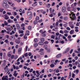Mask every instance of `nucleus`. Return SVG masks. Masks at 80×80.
Here are the masks:
<instances>
[{
    "label": "nucleus",
    "instance_id": "obj_1",
    "mask_svg": "<svg viewBox=\"0 0 80 80\" xmlns=\"http://www.w3.org/2000/svg\"><path fill=\"white\" fill-rule=\"evenodd\" d=\"M71 14H69V15L70 16V18L73 20H76V16H75V14H74L73 12H71ZM72 15V17H71Z\"/></svg>",
    "mask_w": 80,
    "mask_h": 80
},
{
    "label": "nucleus",
    "instance_id": "obj_2",
    "mask_svg": "<svg viewBox=\"0 0 80 80\" xmlns=\"http://www.w3.org/2000/svg\"><path fill=\"white\" fill-rule=\"evenodd\" d=\"M2 7L5 8H8V4H7L6 3H3L2 4Z\"/></svg>",
    "mask_w": 80,
    "mask_h": 80
},
{
    "label": "nucleus",
    "instance_id": "obj_3",
    "mask_svg": "<svg viewBox=\"0 0 80 80\" xmlns=\"http://www.w3.org/2000/svg\"><path fill=\"white\" fill-rule=\"evenodd\" d=\"M70 51V48H68L67 49H66V50L63 53V54H65V53H68V52H69V51Z\"/></svg>",
    "mask_w": 80,
    "mask_h": 80
},
{
    "label": "nucleus",
    "instance_id": "obj_4",
    "mask_svg": "<svg viewBox=\"0 0 80 80\" xmlns=\"http://www.w3.org/2000/svg\"><path fill=\"white\" fill-rule=\"evenodd\" d=\"M66 11V7H65V6H64L62 8V12L63 13H65Z\"/></svg>",
    "mask_w": 80,
    "mask_h": 80
},
{
    "label": "nucleus",
    "instance_id": "obj_5",
    "mask_svg": "<svg viewBox=\"0 0 80 80\" xmlns=\"http://www.w3.org/2000/svg\"><path fill=\"white\" fill-rule=\"evenodd\" d=\"M10 38H11V40L12 41H14V40H15V37H14V36L13 35H12L10 37Z\"/></svg>",
    "mask_w": 80,
    "mask_h": 80
},
{
    "label": "nucleus",
    "instance_id": "obj_6",
    "mask_svg": "<svg viewBox=\"0 0 80 80\" xmlns=\"http://www.w3.org/2000/svg\"><path fill=\"white\" fill-rule=\"evenodd\" d=\"M27 15L28 16H32V13L31 12H27Z\"/></svg>",
    "mask_w": 80,
    "mask_h": 80
},
{
    "label": "nucleus",
    "instance_id": "obj_7",
    "mask_svg": "<svg viewBox=\"0 0 80 80\" xmlns=\"http://www.w3.org/2000/svg\"><path fill=\"white\" fill-rule=\"evenodd\" d=\"M78 68H80V59H78Z\"/></svg>",
    "mask_w": 80,
    "mask_h": 80
},
{
    "label": "nucleus",
    "instance_id": "obj_8",
    "mask_svg": "<svg viewBox=\"0 0 80 80\" xmlns=\"http://www.w3.org/2000/svg\"><path fill=\"white\" fill-rule=\"evenodd\" d=\"M15 42L17 44H19L20 43V41L18 40L17 39L15 40Z\"/></svg>",
    "mask_w": 80,
    "mask_h": 80
},
{
    "label": "nucleus",
    "instance_id": "obj_9",
    "mask_svg": "<svg viewBox=\"0 0 80 80\" xmlns=\"http://www.w3.org/2000/svg\"><path fill=\"white\" fill-rule=\"evenodd\" d=\"M22 48H20L18 49V53L19 54H21V51H22Z\"/></svg>",
    "mask_w": 80,
    "mask_h": 80
},
{
    "label": "nucleus",
    "instance_id": "obj_10",
    "mask_svg": "<svg viewBox=\"0 0 80 80\" xmlns=\"http://www.w3.org/2000/svg\"><path fill=\"white\" fill-rule=\"evenodd\" d=\"M16 27H17V29H18V30H20V25L19 24H17Z\"/></svg>",
    "mask_w": 80,
    "mask_h": 80
},
{
    "label": "nucleus",
    "instance_id": "obj_11",
    "mask_svg": "<svg viewBox=\"0 0 80 80\" xmlns=\"http://www.w3.org/2000/svg\"><path fill=\"white\" fill-rule=\"evenodd\" d=\"M4 17H5V19L6 20H8L9 18V17H8V15L7 14L4 15Z\"/></svg>",
    "mask_w": 80,
    "mask_h": 80
},
{
    "label": "nucleus",
    "instance_id": "obj_12",
    "mask_svg": "<svg viewBox=\"0 0 80 80\" xmlns=\"http://www.w3.org/2000/svg\"><path fill=\"white\" fill-rule=\"evenodd\" d=\"M8 23H13V20H11L10 19L8 20Z\"/></svg>",
    "mask_w": 80,
    "mask_h": 80
},
{
    "label": "nucleus",
    "instance_id": "obj_13",
    "mask_svg": "<svg viewBox=\"0 0 80 80\" xmlns=\"http://www.w3.org/2000/svg\"><path fill=\"white\" fill-rule=\"evenodd\" d=\"M61 56L62 55H61V54H59L57 55L56 58H60Z\"/></svg>",
    "mask_w": 80,
    "mask_h": 80
},
{
    "label": "nucleus",
    "instance_id": "obj_14",
    "mask_svg": "<svg viewBox=\"0 0 80 80\" xmlns=\"http://www.w3.org/2000/svg\"><path fill=\"white\" fill-rule=\"evenodd\" d=\"M36 73H37V77H38L40 76V73H39V72L38 71H37Z\"/></svg>",
    "mask_w": 80,
    "mask_h": 80
},
{
    "label": "nucleus",
    "instance_id": "obj_15",
    "mask_svg": "<svg viewBox=\"0 0 80 80\" xmlns=\"http://www.w3.org/2000/svg\"><path fill=\"white\" fill-rule=\"evenodd\" d=\"M63 19L64 20H65V21H67L68 20V18L67 17H64Z\"/></svg>",
    "mask_w": 80,
    "mask_h": 80
},
{
    "label": "nucleus",
    "instance_id": "obj_16",
    "mask_svg": "<svg viewBox=\"0 0 80 80\" xmlns=\"http://www.w3.org/2000/svg\"><path fill=\"white\" fill-rule=\"evenodd\" d=\"M10 53H11V52H8V53L7 55H8L9 57H11V56L12 55H11Z\"/></svg>",
    "mask_w": 80,
    "mask_h": 80
},
{
    "label": "nucleus",
    "instance_id": "obj_17",
    "mask_svg": "<svg viewBox=\"0 0 80 80\" xmlns=\"http://www.w3.org/2000/svg\"><path fill=\"white\" fill-rule=\"evenodd\" d=\"M73 32H74V30H72L70 32V34L71 35L73 34Z\"/></svg>",
    "mask_w": 80,
    "mask_h": 80
},
{
    "label": "nucleus",
    "instance_id": "obj_18",
    "mask_svg": "<svg viewBox=\"0 0 80 80\" xmlns=\"http://www.w3.org/2000/svg\"><path fill=\"white\" fill-rule=\"evenodd\" d=\"M40 41L42 42H43L45 41V39L43 38H42L40 39Z\"/></svg>",
    "mask_w": 80,
    "mask_h": 80
},
{
    "label": "nucleus",
    "instance_id": "obj_19",
    "mask_svg": "<svg viewBox=\"0 0 80 80\" xmlns=\"http://www.w3.org/2000/svg\"><path fill=\"white\" fill-rule=\"evenodd\" d=\"M33 23L34 25H37L38 23V21L37 20H35L34 21Z\"/></svg>",
    "mask_w": 80,
    "mask_h": 80
},
{
    "label": "nucleus",
    "instance_id": "obj_20",
    "mask_svg": "<svg viewBox=\"0 0 80 80\" xmlns=\"http://www.w3.org/2000/svg\"><path fill=\"white\" fill-rule=\"evenodd\" d=\"M41 12L43 15H45L46 13V11H44L43 10H41Z\"/></svg>",
    "mask_w": 80,
    "mask_h": 80
},
{
    "label": "nucleus",
    "instance_id": "obj_21",
    "mask_svg": "<svg viewBox=\"0 0 80 80\" xmlns=\"http://www.w3.org/2000/svg\"><path fill=\"white\" fill-rule=\"evenodd\" d=\"M46 7H47V8H50V4L48 3V4H47Z\"/></svg>",
    "mask_w": 80,
    "mask_h": 80
},
{
    "label": "nucleus",
    "instance_id": "obj_22",
    "mask_svg": "<svg viewBox=\"0 0 80 80\" xmlns=\"http://www.w3.org/2000/svg\"><path fill=\"white\" fill-rule=\"evenodd\" d=\"M34 42H38V39H37V38H36L34 39Z\"/></svg>",
    "mask_w": 80,
    "mask_h": 80
},
{
    "label": "nucleus",
    "instance_id": "obj_23",
    "mask_svg": "<svg viewBox=\"0 0 80 80\" xmlns=\"http://www.w3.org/2000/svg\"><path fill=\"white\" fill-rule=\"evenodd\" d=\"M72 76V73L71 72H69V76L68 77V78L69 79H70V78H71V76Z\"/></svg>",
    "mask_w": 80,
    "mask_h": 80
},
{
    "label": "nucleus",
    "instance_id": "obj_24",
    "mask_svg": "<svg viewBox=\"0 0 80 80\" xmlns=\"http://www.w3.org/2000/svg\"><path fill=\"white\" fill-rule=\"evenodd\" d=\"M25 35H29V31H26V34Z\"/></svg>",
    "mask_w": 80,
    "mask_h": 80
},
{
    "label": "nucleus",
    "instance_id": "obj_25",
    "mask_svg": "<svg viewBox=\"0 0 80 80\" xmlns=\"http://www.w3.org/2000/svg\"><path fill=\"white\" fill-rule=\"evenodd\" d=\"M69 32V31L67 30H65L64 31V33H68Z\"/></svg>",
    "mask_w": 80,
    "mask_h": 80
},
{
    "label": "nucleus",
    "instance_id": "obj_26",
    "mask_svg": "<svg viewBox=\"0 0 80 80\" xmlns=\"http://www.w3.org/2000/svg\"><path fill=\"white\" fill-rule=\"evenodd\" d=\"M50 66L52 68H53V67H55V65L53 64L52 63L51 64V65H50Z\"/></svg>",
    "mask_w": 80,
    "mask_h": 80
},
{
    "label": "nucleus",
    "instance_id": "obj_27",
    "mask_svg": "<svg viewBox=\"0 0 80 80\" xmlns=\"http://www.w3.org/2000/svg\"><path fill=\"white\" fill-rule=\"evenodd\" d=\"M2 80H8V79H7V78H5V76L2 78Z\"/></svg>",
    "mask_w": 80,
    "mask_h": 80
},
{
    "label": "nucleus",
    "instance_id": "obj_28",
    "mask_svg": "<svg viewBox=\"0 0 80 80\" xmlns=\"http://www.w3.org/2000/svg\"><path fill=\"white\" fill-rule=\"evenodd\" d=\"M39 45H43V42H39Z\"/></svg>",
    "mask_w": 80,
    "mask_h": 80
},
{
    "label": "nucleus",
    "instance_id": "obj_29",
    "mask_svg": "<svg viewBox=\"0 0 80 80\" xmlns=\"http://www.w3.org/2000/svg\"><path fill=\"white\" fill-rule=\"evenodd\" d=\"M42 36L43 37H46V34H45V33H42Z\"/></svg>",
    "mask_w": 80,
    "mask_h": 80
},
{
    "label": "nucleus",
    "instance_id": "obj_30",
    "mask_svg": "<svg viewBox=\"0 0 80 80\" xmlns=\"http://www.w3.org/2000/svg\"><path fill=\"white\" fill-rule=\"evenodd\" d=\"M4 23L5 25H6V26H7V25H8V23L7 22V21H5Z\"/></svg>",
    "mask_w": 80,
    "mask_h": 80
},
{
    "label": "nucleus",
    "instance_id": "obj_31",
    "mask_svg": "<svg viewBox=\"0 0 80 80\" xmlns=\"http://www.w3.org/2000/svg\"><path fill=\"white\" fill-rule=\"evenodd\" d=\"M24 38L26 40L27 39V35L26 34L24 36Z\"/></svg>",
    "mask_w": 80,
    "mask_h": 80
},
{
    "label": "nucleus",
    "instance_id": "obj_32",
    "mask_svg": "<svg viewBox=\"0 0 80 80\" xmlns=\"http://www.w3.org/2000/svg\"><path fill=\"white\" fill-rule=\"evenodd\" d=\"M4 10V9L3 8H0V12H2Z\"/></svg>",
    "mask_w": 80,
    "mask_h": 80
},
{
    "label": "nucleus",
    "instance_id": "obj_33",
    "mask_svg": "<svg viewBox=\"0 0 80 80\" xmlns=\"http://www.w3.org/2000/svg\"><path fill=\"white\" fill-rule=\"evenodd\" d=\"M67 10L69 11H70V6L68 8Z\"/></svg>",
    "mask_w": 80,
    "mask_h": 80
},
{
    "label": "nucleus",
    "instance_id": "obj_34",
    "mask_svg": "<svg viewBox=\"0 0 80 80\" xmlns=\"http://www.w3.org/2000/svg\"><path fill=\"white\" fill-rule=\"evenodd\" d=\"M70 27H71V28H72V29H73V28H74V26H73V25H70Z\"/></svg>",
    "mask_w": 80,
    "mask_h": 80
},
{
    "label": "nucleus",
    "instance_id": "obj_35",
    "mask_svg": "<svg viewBox=\"0 0 80 80\" xmlns=\"http://www.w3.org/2000/svg\"><path fill=\"white\" fill-rule=\"evenodd\" d=\"M35 19H36V20H39V17L37 16V17H36V18Z\"/></svg>",
    "mask_w": 80,
    "mask_h": 80
},
{
    "label": "nucleus",
    "instance_id": "obj_36",
    "mask_svg": "<svg viewBox=\"0 0 80 80\" xmlns=\"http://www.w3.org/2000/svg\"><path fill=\"white\" fill-rule=\"evenodd\" d=\"M18 58V56L16 55L14 57V59H15V60L17 59V58Z\"/></svg>",
    "mask_w": 80,
    "mask_h": 80
},
{
    "label": "nucleus",
    "instance_id": "obj_37",
    "mask_svg": "<svg viewBox=\"0 0 80 80\" xmlns=\"http://www.w3.org/2000/svg\"><path fill=\"white\" fill-rule=\"evenodd\" d=\"M39 3L40 5H43V2H39Z\"/></svg>",
    "mask_w": 80,
    "mask_h": 80
},
{
    "label": "nucleus",
    "instance_id": "obj_38",
    "mask_svg": "<svg viewBox=\"0 0 80 80\" xmlns=\"http://www.w3.org/2000/svg\"><path fill=\"white\" fill-rule=\"evenodd\" d=\"M16 50V49L15 48H14L13 49V54H15V51Z\"/></svg>",
    "mask_w": 80,
    "mask_h": 80
},
{
    "label": "nucleus",
    "instance_id": "obj_39",
    "mask_svg": "<svg viewBox=\"0 0 80 80\" xmlns=\"http://www.w3.org/2000/svg\"><path fill=\"white\" fill-rule=\"evenodd\" d=\"M24 77H25V74H24L21 76V78H24Z\"/></svg>",
    "mask_w": 80,
    "mask_h": 80
},
{
    "label": "nucleus",
    "instance_id": "obj_40",
    "mask_svg": "<svg viewBox=\"0 0 80 80\" xmlns=\"http://www.w3.org/2000/svg\"><path fill=\"white\" fill-rule=\"evenodd\" d=\"M3 3L7 4V0H4Z\"/></svg>",
    "mask_w": 80,
    "mask_h": 80
},
{
    "label": "nucleus",
    "instance_id": "obj_41",
    "mask_svg": "<svg viewBox=\"0 0 80 80\" xmlns=\"http://www.w3.org/2000/svg\"><path fill=\"white\" fill-rule=\"evenodd\" d=\"M66 30H70L71 29L69 27H68L66 28Z\"/></svg>",
    "mask_w": 80,
    "mask_h": 80
},
{
    "label": "nucleus",
    "instance_id": "obj_42",
    "mask_svg": "<svg viewBox=\"0 0 80 80\" xmlns=\"http://www.w3.org/2000/svg\"><path fill=\"white\" fill-rule=\"evenodd\" d=\"M28 30H31L32 29V27L30 26H29L28 27Z\"/></svg>",
    "mask_w": 80,
    "mask_h": 80
},
{
    "label": "nucleus",
    "instance_id": "obj_43",
    "mask_svg": "<svg viewBox=\"0 0 80 80\" xmlns=\"http://www.w3.org/2000/svg\"><path fill=\"white\" fill-rule=\"evenodd\" d=\"M63 37V35H62L61 34H59V38L60 39V37Z\"/></svg>",
    "mask_w": 80,
    "mask_h": 80
},
{
    "label": "nucleus",
    "instance_id": "obj_44",
    "mask_svg": "<svg viewBox=\"0 0 80 80\" xmlns=\"http://www.w3.org/2000/svg\"><path fill=\"white\" fill-rule=\"evenodd\" d=\"M44 51V49H42V48L39 51V52H42Z\"/></svg>",
    "mask_w": 80,
    "mask_h": 80
},
{
    "label": "nucleus",
    "instance_id": "obj_45",
    "mask_svg": "<svg viewBox=\"0 0 80 80\" xmlns=\"http://www.w3.org/2000/svg\"><path fill=\"white\" fill-rule=\"evenodd\" d=\"M37 4H35L33 3V4L32 5V6L34 7H36V6H37Z\"/></svg>",
    "mask_w": 80,
    "mask_h": 80
},
{
    "label": "nucleus",
    "instance_id": "obj_46",
    "mask_svg": "<svg viewBox=\"0 0 80 80\" xmlns=\"http://www.w3.org/2000/svg\"><path fill=\"white\" fill-rule=\"evenodd\" d=\"M17 75H18V73H14L13 75L15 76V77H16L17 76Z\"/></svg>",
    "mask_w": 80,
    "mask_h": 80
},
{
    "label": "nucleus",
    "instance_id": "obj_47",
    "mask_svg": "<svg viewBox=\"0 0 80 80\" xmlns=\"http://www.w3.org/2000/svg\"><path fill=\"white\" fill-rule=\"evenodd\" d=\"M38 46V43H36L34 44V47H37Z\"/></svg>",
    "mask_w": 80,
    "mask_h": 80
},
{
    "label": "nucleus",
    "instance_id": "obj_48",
    "mask_svg": "<svg viewBox=\"0 0 80 80\" xmlns=\"http://www.w3.org/2000/svg\"><path fill=\"white\" fill-rule=\"evenodd\" d=\"M51 38H53V39H55V36L52 35L51 36Z\"/></svg>",
    "mask_w": 80,
    "mask_h": 80
},
{
    "label": "nucleus",
    "instance_id": "obj_49",
    "mask_svg": "<svg viewBox=\"0 0 80 80\" xmlns=\"http://www.w3.org/2000/svg\"><path fill=\"white\" fill-rule=\"evenodd\" d=\"M24 56H25L26 57H28V53H27L24 54Z\"/></svg>",
    "mask_w": 80,
    "mask_h": 80
},
{
    "label": "nucleus",
    "instance_id": "obj_50",
    "mask_svg": "<svg viewBox=\"0 0 80 80\" xmlns=\"http://www.w3.org/2000/svg\"><path fill=\"white\" fill-rule=\"evenodd\" d=\"M19 32L20 33H23V31L21 30V31H19Z\"/></svg>",
    "mask_w": 80,
    "mask_h": 80
},
{
    "label": "nucleus",
    "instance_id": "obj_51",
    "mask_svg": "<svg viewBox=\"0 0 80 80\" xmlns=\"http://www.w3.org/2000/svg\"><path fill=\"white\" fill-rule=\"evenodd\" d=\"M44 54V52H42L40 53V55H43Z\"/></svg>",
    "mask_w": 80,
    "mask_h": 80
},
{
    "label": "nucleus",
    "instance_id": "obj_52",
    "mask_svg": "<svg viewBox=\"0 0 80 80\" xmlns=\"http://www.w3.org/2000/svg\"><path fill=\"white\" fill-rule=\"evenodd\" d=\"M72 78H75V74H73V73L72 74Z\"/></svg>",
    "mask_w": 80,
    "mask_h": 80
},
{
    "label": "nucleus",
    "instance_id": "obj_53",
    "mask_svg": "<svg viewBox=\"0 0 80 80\" xmlns=\"http://www.w3.org/2000/svg\"><path fill=\"white\" fill-rule=\"evenodd\" d=\"M60 33H62V34H63V31L60 30Z\"/></svg>",
    "mask_w": 80,
    "mask_h": 80
},
{
    "label": "nucleus",
    "instance_id": "obj_54",
    "mask_svg": "<svg viewBox=\"0 0 80 80\" xmlns=\"http://www.w3.org/2000/svg\"><path fill=\"white\" fill-rule=\"evenodd\" d=\"M74 59H75V60H77V59H78V56H76L75 57Z\"/></svg>",
    "mask_w": 80,
    "mask_h": 80
},
{
    "label": "nucleus",
    "instance_id": "obj_55",
    "mask_svg": "<svg viewBox=\"0 0 80 80\" xmlns=\"http://www.w3.org/2000/svg\"><path fill=\"white\" fill-rule=\"evenodd\" d=\"M44 44H48V41H46L44 42Z\"/></svg>",
    "mask_w": 80,
    "mask_h": 80
},
{
    "label": "nucleus",
    "instance_id": "obj_56",
    "mask_svg": "<svg viewBox=\"0 0 80 80\" xmlns=\"http://www.w3.org/2000/svg\"><path fill=\"white\" fill-rule=\"evenodd\" d=\"M51 41L52 42V43H53V42H54V40H53V39H51Z\"/></svg>",
    "mask_w": 80,
    "mask_h": 80
},
{
    "label": "nucleus",
    "instance_id": "obj_57",
    "mask_svg": "<svg viewBox=\"0 0 80 80\" xmlns=\"http://www.w3.org/2000/svg\"><path fill=\"white\" fill-rule=\"evenodd\" d=\"M73 49H71L70 51V53H71V54L72 53V52H73Z\"/></svg>",
    "mask_w": 80,
    "mask_h": 80
},
{
    "label": "nucleus",
    "instance_id": "obj_58",
    "mask_svg": "<svg viewBox=\"0 0 80 80\" xmlns=\"http://www.w3.org/2000/svg\"><path fill=\"white\" fill-rule=\"evenodd\" d=\"M34 74V75H36V73H35V71H33L32 72Z\"/></svg>",
    "mask_w": 80,
    "mask_h": 80
},
{
    "label": "nucleus",
    "instance_id": "obj_59",
    "mask_svg": "<svg viewBox=\"0 0 80 80\" xmlns=\"http://www.w3.org/2000/svg\"><path fill=\"white\" fill-rule=\"evenodd\" d=\"M42 21H43L42 20V19H41V20H39L38 21V22L40 23V22H42Z\"/></svg>",
    "mask_w": 80,
    "mask_h": 80
},
{
    "label": "nucleus",
    "instance_id": "obj_60",
    "mask_svg": "<svg viewBox=\"0 0 80 80\" xmlns=\"http://www.w3.org/2000/svg\"><path fill=\"white\" fill-rule=\"evenodd\" d=\"M47 50L48 52H50V48H48Z\"/></svg>",
    "mask_w": 80,
    "mask_h": 80
},
{
    "label": "nucleus",
    "instance_id": "obj_61",
    "mask_svg": "<svg viewBox=\"0 0 80 80\" xmlns=\"http://www.w3.org/2000/svg\"><path fill=\"white\" fill-rule=\"evenodd\" d=\"M10 44L11 45H13V42H10Z\"/></svg>",
    "mask_w": 80,
    "mask_h": 80
},
{
    "label": "nucleus",
    "instance_id": "obj_62",
    "mask_svg": "<svg viewBox=\"0 0 80 80\" xmlns=\"http://www.w3.org/2000/svg\"><path fill=\"white\" fill-rule=\"evenodd\" d=\"M55 5V2H52V6H54Z\"/></svg>",
    "mask_w": 80,
    "mask_h": 80
},
{
    "label": "nucleus",
    "instance_id": "obj_63",
    "mask_svg": "<svg viewBox=\"0 0 80 80\" xmlns=\"http://www.w3.org/2000/svg\"><path fill=\"white\" fill-rule=\"evenodd\" d=\"M14 58V55H12L11 56V59H13V58Z\"/></svg>",
    "mask_w": 80,
    "mask_h": 80
},
{
    "label": "nucleus",
    "instance_id": "obj_64",
    "mask_svg": "<svg viewBox=\"0 0 80 80\" xmlns=\"http://www.w3.org/2000/svg\"><path fill=\"white\" fill-rule=\"evenodd\" d=\"M39 32H40V33H43V31L42 30H41L39 31Z\"/></svg>",
    "mask_w": 80,
    "mask_h": 80
}]
</instances>
